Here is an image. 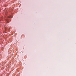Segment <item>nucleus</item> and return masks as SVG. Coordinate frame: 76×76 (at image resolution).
Instances as JSON below:
<instances>
[{
	"label": "nucleus",
	"instance_id": "nucleus-1",
	"mask_svg": "<svg viewBox=\"0 0 76 76\" xmlns=\"http://www.w3.org/2000/svg\"><path fill=\"white\" fill-rule=\"evenodd\" d=\"M6 21H7V23H9V22H10V21H9V20L8 19L6 20Z\"/></svg>",
	"mask_w": 76,
	"mask_h": 76
},
{
	"label": "nucleus",
	"instance_id": "nucleus-2",
	"mask_svg": "<svg viewBox=\"0 0 76 76\" xmlns=\"http://www.w3.org/2000/svg\"><path fill=\"white\" fill-rule=\"evenodd\" d=\"M9 18H11V16H10L9 17Z\"/></svg>",
	"mask_w": 76,
	"mask_h": 76
}]
</instances>
